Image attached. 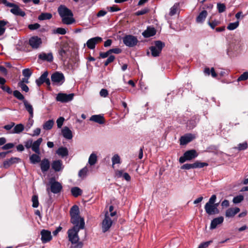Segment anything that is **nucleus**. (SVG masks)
Segmentation results:
<instances>
[{
    "label": "nucleus",
    "instance_id": "obj_60",
    "mask_svg": "<svg viewBox=\"0 0 248 248\" xmlns=\"http://www.w3.org/2000/svg\"><path fill=\"white\" fill-rule=\"evenodd\" d=\"M0 88L3 91L6 92L8 94H12L13 93L11 89L8 86H1Z\"/></svg>",
    "mask_w": 248,
    "mask_h": 248
},
{
    "label": "nucleus",
    "instance_id": "obj_59",
    "mask_svg": "<svg viewBox=\"0 0 248 248\" xmlns=\"http://www.w3.org/2000/svg\"><path fill=\"white\" fill-rule=\"evenodd\" d=\"M55 32L56 33L61 34V35H64L66 33V31L65 29L62 28H58L56 29L55 31Z\"/></svg>",
    "mask_w": 248,
    "mask_h": 248
},
{
    "label": "nucleus",
    "instance_id": "obj_50",
    "mask_svg": "<svg viewBox=\"0 0 248 248\" xmlns=\"http://www.w3.org/2000/svg\"><path fill=\"white\" fill-rule=\"evenodd\" d=\"M112 165L116 164H119L121 162L120 157L118 155H115L112 158Z\"/></svg>",
    "mask_w": 248,
    "mask_h": 248
},
{
    "label": "nucleus",
    "instance_id": "obj_41",
    "mask_svg": "<svg viewBox=\"0 0 248 248\" xmlns=\"http://www.w3.org/2000/svg\"><path fill=\"white\" fill-rule=\"evenodd\" d=\"M31 201L32 202V207L34 208H37L39 206L38 197L36 195L32 196L31 198Z\"/></svg>",
    "mask_w": 248,
    "mask_h": 248
},
{
    "label": "nucleus",
    "instance_id": "obj_15",
    "mask_svg": "<svg viewBox=\"0 0 248 248\" xmlns=\"http://www.w3.org/2000/svg\"><path fill=\"white\" fill-rule=\"evenodd\" d=\"M195 138V136L192 134H186L181 137L180 140V144L181 145H185L191 142Z\"/></svg>",
    "mask_w": 248,
    "mask_h": 248
},
{
    "label": "nucleus",
    "instance_id": "obj_64",
    "mask_svg": "<svg viewBox=\"0 0 248 248\" xmlns=\"http://www.w3.org/2000/svg\"><path fill=\"white\" fill-rule=\"evenodd\" d=\"M108 91L107 89H102L100 91V95L103 97H106L108 95Z\"/></svg>",
    "mask_w": 248,
    "mask_h": 248
},
{
    "label": "nucleus",
    "instance_id": "obj_29",
    "mask_svg": "<svg viewBox=\"0 0 248 248\" xmlns=\"http://www.w3.org/2000/svg\"><path fill=\"white\" fill-rule=\"evenodd\" d=\"M23 104L26 110L29 112L31 117L33 116V108L32 105L27 100H23Z\"/></svg>",
    "mask_w": 248,
    "mask_h": 248
},
{
    "label": "nucleus",
    "instance_id": "obj_55",
    "mask_svg": "<svg viewBox=\"0 0 248 248\" xmlns=\"http://www.w3.org/2000/svg\"><path fill=\"white\" fill-rule=\"evenodd\" d=\"M212 242H213V241L212 240H210V241L202 243L200 244V245L199 246V247L198 248H206Z\"/></svg>",
    "mask_w": 248,
    "mask_h": 248
},
{
    "label": "nucleus",
    "instance_id": "obj_37",
    "mask_svg": "<svg viewBox=\"0 0 248 248\" xmlns=\"http://www.w3.org/2000/svg\"><path fill=\"white\" fill-rule=\"evenodd\" d=\"M208 166V164L207 163L201 162L198 160L193 163L194 169L202 168L204 167H207Z\"/></svg>",
    "mask_w": 248,
    "mask_h": 248
},
{
    "label": "nucleus",
    "instance_id": "obj_36",
    "mask_svg": "<svg viewBox=\"0 0 248 248\" xmlns=\"http://www.w3.org/2000/svg\"><path fill=\"white\" fill-rule=\"evenodd\" d=\"M54 124V121L52 120H49L43 124V128L46 130H50Z\"/></svg>",
    "mask_w": 248,
    "mask_h": 248
},
{
    "label": "nucleus",
    "instance_id": "obj_4",
    "mask_svg": "<svg viewBox=\"0 0 248 248\" xmlns=\"http://www.w3.org/2000/svg\"><path fill=\"white\" fill-rule=\"evenodd\" d=\"M154 45L155 46H150L149 49L151 51L152 56L154 57H157L159 56L165 44L164 42L157 40L154 42Z\"/></svg>",
    "mask_w": 248,
    "mask_h": 248
},
{
    "label": "nucleus",
    "instance_id": "obj_28",
    "mask_svg": "<svg viewBox=\"0 0 248 248\" xmlns=\"http://www.w3.org/2000/svg\"><path fill=\"white\" fill-rule=\"evenodd\" d=\"M48 75V72L46 71H45L38 79H36V83L38 87H40L42 84H43L45 82V80L47 77Z\"/></svg>",
    "mask_w": 248,
    "mask_h": 248
},
{
    "label": "nucleus",
    "instance_id": "obj_53",
    "mask_svg": "<svg viewBox=\"0 0 248 248\" xmlns=\"http://www.w3.org/2000/svg\"><path fill=\"white\" fill-rule=\"evenodd\" d=\"M181 169L182 170H187L192 169H194L193 163H192V164H188V163L185 164L181 167Z\"/></svg>",
    "mask_w": 248,
    "mask_h": 248
},
{
    "label": "nucleus",
    "instance_id": "obj_61",
    "mask_svg": "<svg viewBox=\"0 0 248 248\" xmlns=\"http://www.w3.org/2000/svg\"><path fill=\"white\" fill-rule=\"evenodd\" d=\"M18 86L21 88V89L23 91H24V92L27 93L29 91V88L28 86L27 85H26L25 83H22L20 84H18Z\"/></svg>",
    "mask_w": 248,
    "mask_h": 248
},
{
    "label": "nucleus",
    "instance_id": "obj_31",
    "mask_svg": "<svg viewBox=\"0 0 248 248\" xmlns=\"http://www.w3.org/2000/svg\"><path fill=\"white\" fill-rule=\"evenodd\" d=\"M56 153L62 157H65L68 155V151L66 147H61L57 150Z\"/></svg>",
    "mask_w": 248,
    "mask_h": 248
},
{
    "label": "nucleus",
    "instance_id": "obj_18",
    "mask_svg": "<svg viewBox=\"0 0 248 248\" xmlns=\"http://www.w3.org/2000/svg\"><path fill=\"white\" fill-rule=\"evenodd\" d=\"M156 33V31L154 27L149 26L147 28V29L142 32V35L145 38H149L154 36Z\"/></svg>",
    "mask_w": 248,
    "mask_h": 248
},
{
    "label": "nucleus",
    "instance_id": "obj_8",
    "mask_svg": "<svg viewBox=\"0 0 248 248\" xmlns=\"http://www.w3.org/2000/svg\"><path fill=\"white\" fill-rule=\"evenodd\" d=\"M51 79L53 85H61L65 81L64 75L59 72L52 74Z\"/></svg>",
    "mask_w": 248,
    "mask_h": 248
},
{
    "label": "nucleus",
    "instance_id": "obj_40",
    "mask_svg": "<svg viewBox=\"0 0 248 248\" xmlns=\"http://www.w3.org/2000/svg\"><path fill=\"white\" fill-rule=\"evenodd\" d=\"M220 21L217 20H209L207 22L208 25L211 27L212 29H214L215 27L220 24Z\"/></svg>",
    "mask_w": 248,
    "mask_h": 248
},
{
    "label": "nucleus",
    "instance_id": "obj_10",
    "mask_svg": "<svg viewBox=\"0 0 248 248\" xmlns=\"http://www.w3.org/2000/svg\"><path fill=\"white\" fill-rule=\"evenodd\" d=\"M42 43L41 39L37 36H32L29 40V44L33 49L38 48Z\"/></svg>",
    "mask_w": 248,
    "mask_h": 248
},
{
    "label": "nucleus",
    "instance_id": "obj_57",
    "mask_svg": "<svg viewBox=\"0 0 248 248\" xmlns=\"http://www.w3.org/2000/svg\"><path fill=\"white\" fill-rule=\"evenodd\" d=\"M64 121V118L62 117H60V118H59L57 119L56 123L57 124V126L59 128H60L62 127Z\"/></svg>",
    "mask_w": 248,
    "mask_h": 248
},
{
    "label": "nucleus",
    "instance_id": "obj_12",
    "mask_svg": "<svg viewBox=\"0 0 248 248\" xmlns=\"http://www.w3.org/2000/svg\"><path fill=\"white\" fill-rule=\"evenodd\" d=\"M102 38L100 37H95L89 39L87 43V46L90 49H93L95 48V45L102 42Z\"/></svg>",
    "mask_w": 248,
    "mask_h": 248
},
{
    "label": "nucleus",
    "instance_id": "obj_23",
    "mask_svg": "<svg viewBox=\"0 0 248 248\" xmlns=\"http://www.w3.org/2000/svg\"><path fill=\"white\" fill-rule=\"evenodd\" d=\"M240 209L238 207L230 208L228 209L225 212V216L226 217H233L236 214L239 212Z\"/></svg>",
    "mask_w": 248,
    "mask_h": 248
},
{
    "label": "nucleus",
    "instance_id": "obj_35",
    "mask_svg": "<svg viewBox=\"0 0 248 248\" xmlns=\"http://www.w3.org/2000/svg\"><path fill=\"white\" fill-rule=\"evenodd\" d=\"M71 193L73 196L75 197H78L80 196L82 194V190L80 188L78 187H74L72 188Z\"/></svg>",
    "mask_w": 248,
    "mask_h": 248
},
{
    "label": "nucleus",
    "instance_id": "obj_30",
    "mask_svg": "<svg viewBox=\"0 0 248 248\" xmlns=\"http://www.w3.org/2000/svg\"><path fill=\"white\" fill-rule=\"evenodd\" d=\"M39 154H33L30 156V161L31 164H35L41 161Z\"/></svg>",
    "mask_w": 248,
    "mask_h": 248
},
{
    "label": "nucleus",
    "instance_id": "obj_24",
    "mask_svg": "<svg viewBox=\"0 0 248 248\" xmlns=\"http://www.w3.org/2000/svg\"><path fill=\"white\" fill-rule=\"evenodd\" d=\"M90 120L102 124L105 123L104 117L101 115H94L91 117Z\"/></svg>",
    "mask_w": 248,
    "mask_h": 248
},
{
    "label": "nucleus",
    "instance_id": "obj_7",
    "mask_svg": "<svg viewBox=\"0 0 248 248\" xmlns=\"http://www.w3.org/2000/svg\"><path fill=\"white\" fill-rule=\"evenodd\" d=\"M49 184L50 185V190L54 194L60 193L62 189V184L55 180V178L52 177L50 179Z\"/></svg>",
    "mask_w": 248,
    "mask_h": 248
},
{
    "label": "nucleus",
    "instance_id": "obj_48",
    "mask_svg": "<svg viewBox=\"0 0 248 248\" xmlns=\"http://www.w3.org/2000/svg\"><path fill=\"white\" fill-rule=\"evenodd\" d=\"M88 171L87 167H85L83 169H81L78 172V176L80 177H84L86 176L87 173Z\"/></svg>",
    "mask_w": 248,
    "mask_h": 248
},
{
    "label": "nucleus",
    "instance_id": "obj_39",
    "mask_svg": "<svg viewBox=\"0 0 248 248\" xmlns=\"http://www.w3.org/2000/svg\"><path fill=\"white\" fill-rule=\"evenodd\" d=\"M97 162V156L95 154L92 153L89 158L88 162L91 166L94 165Z\"/></svg>",
    "mask_w": 248,
    "mask_h": 248
},
{
    "label": "nucleus",
    "instance_id": "obj_5",
    "mask_svg": "<svg viewBox=\"0 0 248 248\" xmlns=\"http://www.w3.org/2000/svg\"><path fill=\"white\" fill-rule=\"evenodd\" d=\"M198 155V154L195 149L187 150L184 153L183 155L179 158V161L180 163H184L186 161L192 160Z\"/></svg>",
    "mask_w": 248,
    "mask_h": 248
},
{
    "label": "nucleus",
    "instance_id": "obj_26",
    "mask_svg": "<svg viewBox=\"0 0 248 248\" xmlns=\"http://www.w3.org/2000/svg\"><path fill=\"white\" fill-rule=\"evenodd\" d=\"M62 133L63 137L67 140H71L73 138L71 130L67 126H65L62 130Z\"/></svg>",
    "mask_w": 248,
    "mask_h": 248
},
{
    "label": "nucleus",
    "instance_id": "obj_22",
    "mask_svg": "<svg viewBox=\"0 0 248 248\" xmlns=\"http://www.w3.org/2000/svg\"><path fill=\"white\" fill-rule=\"evenodd\" d=\"M208 13L206 10H203L197 16L196 21L197 23H202L205 21Z\"/></svg>",
    "mask_w": 248,
    "mask_h": 248
},
{
    "label": "nucleus",
    "instance_id": "obj_49",
    "mask_svg": "<svg viewBox=\"0 0 248 248\" xmlns=\"http://www.w3.org/2000/svg\"><path fill=\"white\" fill-rule=\"evenodd\" d=\"M149 11H150V10L148 8H146L141 10L138 11L136 12L135 13V15L137 16H140L145 15V14L148 13Z\"/></svg>",
    "mask_w": 248,
    "mask_h": 248
},
{
    "label": "nucleus",
    "instance_id": "obj_51",
    "mask_svg": "<svg viewBox=\"0 0 248 248\" xmlns=\"http://www.w3.org/2000/svg\"><path fill=\"white\" fill-rule=\"evenodd\" d=\"M217 8L219 13H223L226 10V6L224 3H217Z\"/></svg>",
    "mask_w": 248,
    "mask_h": 248
},
{
    "label": "nucleus",
    "instance_id": "obj_54",
    "mask_svg": "<svg viewBox=\"0 0 248 248\" xmlns=\"http://www.w3.org/2000/svg\"><path fill=\"white\" fill-rule=\"evenodd\" d=\"M40 27V25L38 23L31 24L28 25V28L31 31L35 30Z\"/></svg>",
    "mask_w": 248,
    "mask_h": 248
},
{
    "label": "nucleus",
    "instance_id": "obj_17",
    "mask_svg": "<svg viewBox=\"0 0 248 248\" xmlns=\"http://www.w3.org/2000/svg\"><path fill=\"white\" fill-rule=\"evenodd\" d=\"M40 168L43 173L47 171L50 166V161L47 158L43 159L40 161Z\"/></svg>",
    "mask_w": 248,
    "mask_h": 248
},
{
    "label": "nucleus",
    "instance_id": "obj_1",
    "mask_svg": "<svg viewBox=\"0 0 248 248\" xmlns=\"http://www.w3.org/2000/svg\"><path fill=\"white\" fill-rule=\"evenodd\" d=\"M70 216V222L74 226L68 230V237L71 244H74L79 240L78 233L80 230L85 228V221L84 218L80 217L79 209L77 205H74L71 208Z\"/></svg>",
    "mask_w": 248,
    "mask_h": 248
},
{
    "label": "nucleus",
    "instance_id": "obj_9",
    "mask_svg": "<svg viewBox=\"0 0 248 248\" xmlns=\"http://www.w3.org/2000/svg\"><path fill=\"white\" fill-rule=\"evenodd\" d=\"M74 95L75 94L73 93L68 94L64 93H59L56 97V100L62 103L68 102L73 99Z\"/></svg>",
    "mask_w": 248,
    "mask_h": 248
},
{
    "label": "nucleus",
    "instance_id": "obj_11",
    "mask_svg": "<svg viewBox=\"0 0 248 248\" xmlns=\"http://www.w3.org/2000/svg\"><path fill=\"white\" fill-rule=\"evenodd\" d=\"M20 161V158L16 157H12L10 159L5 160L3 162L2 165L0 166V168H3L7 169L9 168L11 165L14 164L18 163Z\"/></svg>",
    "mask_w": 248,
    "mask_h": 248
},
{
    "label": "nucleus",
    "instance_id": "obj_62",
    "mask_svg": "<svg viewBox=\"0 0 248 248\" xmlns=\"http://www.w3.org/2000/svg\"><path fill=\"white\" fill-rule=\"evenodd\" d=\"M108 9L111 12H117L121 10V9L117 5H113L112 6L108 7Z\"/></svg>",
    "mask_w": 248,
    "mask_h": 248
},
{
    "label": "nucleus",
    "instance_id": "obj_38",
    "mask_svg": "<svg viewBox=\"0 0 248 248\" xmlns=\"http://www.w3.org/2000/svg\"><path fill=\"white\" fill-rule=\"evenodd\" d=\"M13 95L19 100H26L24 95L18 90H15L13 92Z\"/></svg>",
    "mask_w": 248,
    "mask_h": 248
},
{
    "label": "nucleus",
    "instance_id": "obj_13",
    "mask_svg": "<svg viewBox=\"0 0 248 248\" xmlns=\"http://www.w3.org/2000/svg\"><path fill=\"white\" fill-rule=\"evenodd\" d=\"M41 241L43 244L50 241L52 238L51 232L46 230L43 229L41 231Z\"/></svg>",
    "mask_w": 248,
    "mask_h": 248
},
{
    "label": "nucleus",
    "instance_id": "obj_33",
    "mask_svg": "<svg viewBox=\"0 0 248 248\" xmlns=\"http://www.w3.org/2000/svg\"><path fill=\"white\" fill-rule=\"evenodd\" d=\"M52 17V15L49 13H42L38 16L40 20H49Z\"/></svg>",
    "mask_w": 248,
    "mask_h": 248
},
{
    "label": "nucleus",
    "instance_id": "obj_56",
    "mask_svg": "<svg viewBox=\"0 0 248 248\" xmlns=\"http://www.w3.org/2000/svg\"><path fill=\"white\" fill-rule=\"evenodd\" d=\"M15 145L13 143H8L4 144L2 147L1 149L3 150H6L10 149L14 147Z\"/></svg>",
    "mask_w": 248,
    "mask_h": 248
},
{
    "label": "nucleus",
    "instance_id": "obj_52",
    "mask_svg": "<svg viewBox=\"0 0 248 248\" xmlns=\"http://www.w3.org/2000/svg\"><path fill=\"white\" fill-rule=\"evenodd\" d=\"M248 148V144L247 142L239 143L236 148L239 151L244 150Z\"/></svg>",
    "mask_w": 248,
    "mask_h": 248
},
{
    "label": "nucleus",
    "instance_id": "obj_45",
    "mask_svg": "<svg viewBox=\"0 0 248 248\" xmlns=\"http://www.w3.org/2000/svg\"><path fill=\"white\" fill-rule=\"evenodd\" d=\"M248 79V71L244 72L237 79L238 81H245Z\"/></svg>",
    "mask_w": 248,
    "mask_h": 248
},
{
    "label": "nucleus",
    "instance_id": "obj_58",
    "mask_svg": "<svg viewBox=\"0 0 248 248\" xmlns=\"http://www.w3.org/2000/svg\"><path fill=\"white\" fill-rule=\"evenodd\" d=\"M72 244V246L71 247V248H82L83 246V243L79 241L78 242H76V243Z\"/></svg>",
    "mask_w": 248,
    "mask_h": 248
},
{
    "label": "nucleus",
    "instance_id": "obj_14",
    "mask_svg": "<svg viewBox=\"0 0 248 248\" xmlns=\"http://www.w3.org/2000/svg\"><path fill=\"white\" fill-rule=\"evenodd\" d=\"M12 6H9L8 7H12L10 10V12L16 16H19L22 17H24L26 15L25 12L22 11V10L19 7V6L13 3H11Z\"/></svg>",
    "mask_w": 248,
    "mask_h": 248
},
{
    "label": "nucleus",
    "instance_id": "obj_63",
    "mask_svg": "<svg viewBox=\"0 0 248 248\" xmlns=\"http://www.w3.org/2000/svg\"><path fill=\"white\" fill-rule=\"evenodd\" d=\"M32 140L29 139L26 141L24 142V145L27 149L31 148Z\"/></svg>",
    "mask_w": 248,
    "mask_h": 248
},
{
    "label": "nucleus",
    "instance_id": "obj_16",
    "mask_svg": "<svg viewBox=\"0 0 248 248\" xmlns=\"http://www.w3.org/2000/svg\"><path fill=\"white\" fill-rule=\"evenodd\" d=\"M112 221L108 216L105 215V217L102 222V230L103 232L108 231L112 225Z\"/></svg>",
    "mask_w": 248,
    "mask_h": 248
},
{
    "label": "nucleus",
    "instance_id": "obj_21",
    "mask_svg": "<svg viewBox=\"0 0 248 248\" xmlns=\"http://www.w3.org/2000/svg\"><path fill=\"white\" fill-rule=\"evenodd\" d=\"M38 58L43 61L51 62L53 61V57L51 53L47 54L42 53L38 55Z\"/></svg>",
    "mask_w": 248,
    "mask_h": 248
},
{
    "label": "nucleus",
    "instance_id": "obj_27",
    "mask_svg": "<svg viewBox=\"0 0 248 248\" xmlns=\"http://www.w3.org/2000/svg\"><path fill=\"white\" fill-rule=\"evenodd\" d=\"M6 26H10L9 22L5 20H0V36L3 35L5 32Z\"/></svg>",
    "mask_w": 248,
    "mask_h": 248
},
{
    "label": "nucleus",
    "instance_id": "obj_44",
    "mask_svg": "<svg viewBox=\"0 0 248 248\" xmlns=\"http://www.w3.org/2000/svg\"><path fill=\"white\" fill-rule=\"evenodd\" d=\"M239 26V21L233 23H230L227 26V29L229 30H233L236 29Z\"/></svg>",
    "mask_w": 248,
    "mask_h": 248
},
{
    "label": "nucleus",
    "instance_id": "obj_6",
    "mask_svg": "<svg viewBox=\"0 0 248 248\" xmlns=\"http://www.w3.org/2000/svg\"><path fill=\"white\" fill-rule=\"evenodd\" d=\"M123 41L126 46L129 47L135 46L139 42L137 37L131 34L125 35L123 38Z\"/></svg>",
    "mask_w": 248,
    "mask_h": 248
},
{
    "label": "nucleus",
    "instance_id": "obj_32",
    "mask_svg": "<svg viewBox=\"0 0 248 248\" xmlns=\"http://www.w3.org/2000/svg\"><path fill=\"white\" fill-rule=\"evenodd\" d=\"M203 72L205 75L209 76L211 74L213 78H216L217 77V74L213 67L211 68V70H210L209 67H205Z\"/></svg>",
    "mask_w": 248,
    "mask_h": 248
},
{
    "label": "nucleus",
    "instance_id": "obj_25",
    "mask_svg": "<svg viewBox=\"0 0 248 248\" xmlns=\"http://www.w3.org/2000/svg\"><path fill=\"white\" fill-rule=\"evenodd\" d=\"M62 162L61 160L53 161L51 164L52 168L56 172L60 171L62 169Z\"/></svg>",
    "mask_w": 248,
    "mask_h": 248
},
{
    "label": "nucleus",
    "instance_id": "obj_19",
    "mask_svg": "<svg viewBox=\"0 0 248 248\" xmlns=\"http://www.w3.org/2000/svg\"><path fill=\"white\" fill-rule=\"evenodd\" d=\"M43 141L42 138H40L35 141L33 143L32 142L31 149L35 153L40 154V145Z\"/></svg>",
    "mask_w": 248,
    "mask_h": 248
},
{
    "label": "nucleus",
    "instance_id": "obj_20",
    "mask_svg": "<svg viewBox=\"0 0 248 248\" xmlns=\"http://www.w3.org/2000/svg\"><path fill=\"white\" fill-rule=\"evenodd\" d=\"M224 217H219L214 218L211 222L210 229H215L218 225L223 223Z\"/></svg>",
    "mask_w": 248,
    "mask_h": 248
},
{
    "label": "nucleus",
    "instance_id": "obj_43",
    "mask_svg": "<svg viewBox=\"0 0 248 248\" xmlns=\"http://www.w3.org/2000/svg\"><path fill=\"white\" fill-rule=\"evenodd\" d=\"M32 72L31 70L29 68H26L22 70V74L23 75L28 78H29L32 75Z\"/></svg>",
    "mask_w": 248,
    "mask_h": 248
},
{
    "label": "nucleus",
    "instance_id": "obj_47",
    "mask_svg": "<svg viewBox=\"0 0 248 248\" xmlns=\"http://www.w3.org/2000/svg\"><path fill=\"white\" fill-rule=\"evenodd\" d=\"M66 53H67V50L66 49V46H61V49L59 50V55L62 58H65Z\"/></svg>",
    "mask_w": 248,
    "mask_h": 248
},
{
    "label": "nucleus",
    "instance_id": "obj_2",
    "mask_svg": "<svg viewBox=\"0 0 248 248\" xmlns=\"http://www.w3.org/2000/svg\"><path fill=\"white\" fill-rule=\"evenodd\" d=\"M58 12L62 18V22L63 23L70 25L73 23L75 20L72 16L73 14L71 10L69 9L64 5H61L58 8Z\"/></svg>",
    "mask_w": 248,
    "mask_h": 248
},
{
    "label": "nucleus",
    "instance_id": "obj_34",
    "mask_svg": "<svg viewBox=\"0 0 248 248\" xmlns=\"http://www.w3.org/2000/svg\"><path fill=\"white\" fill-rule=\"evenodd\" d=\"M24 129V126L22 124H16L13 130V133L19 134L22 132Z\"/></svg>",
    "mask_w": 248,
    "mask_h": 248
},
{
    "label": "nucleus",
    "instance_id": "obj_42",
    "mask_svg": "<svg viewBox=\"0 0 248 248\" xmlns=\"http://www.w3.org/2000/svg\"><path fill=\"white\" fill-rule=\"evenodd\" d=\"M244 196L242 195H239L234 197L232 200V202L235 204L240 203L244 200Z\"/></svg>",
    "mask_w": 248,
    "mask_h": 248
},
{
    "label": "nucleus",
    "instance_id": "obj_3",
    "mask_svg": "<svg viewBox=\"0 0 248 248\" xmlns=\"http://www.w3.org/2000/svg\"><path fill=\"white\" fill-rule=\"evenodd\" d=\"M217 196L213 194L210 198L209 201L206 203L204 206V209L206 213L209 215L218 214L219 213V210L217 208L215 207L213 204L216 202Z\"/></svg>",
    "mask_w": 248,
    "mask_h": 248
},
{
    "label": "nucleus",
    "instance_id": "obj_46",
    "mask_svg": "<svg viewBox=\"0 0 248 248\" xmlns=\"http://www.w3.org/2000/svg\"><path fill=\"white\" fill-rule=\"evenodd\" d=\"M178 9V4L175 3L170 9V11L169 13V15L170 16H173L175 15Z\"/></svg>",
    "mask_w": 248,
    "mask_h": 248
}]
</instances>
